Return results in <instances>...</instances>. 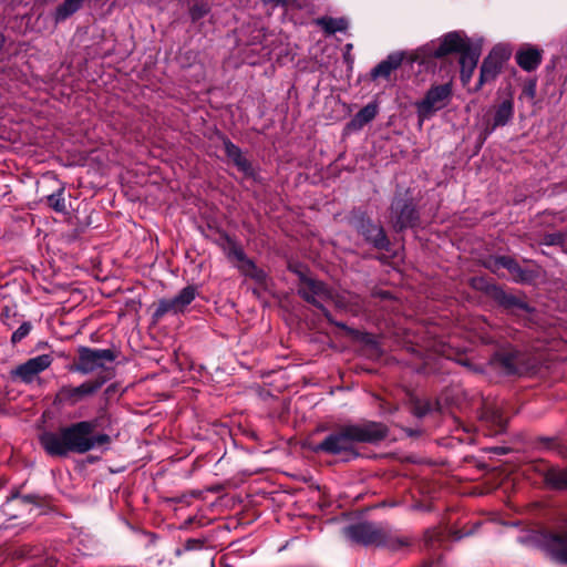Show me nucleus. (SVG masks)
I'll return each instance as SVG.
<instances>
[{
    "label": "nucleus",
    "instance_id": "obj_28",
    "mask_svg": "<svg viewBox=\"0 0 567 567\" xmlns=\"http://www.w3.org/2000/svg\"><path fill=\"white\" fill-rule=\"evenodd\" d=\"M207 13V8L205 6H195L190 10V14L193 19H199Z\"/></svg>",
    "mask_w": 567,
    "mask_h": 567
},
{
    "label": "nucleus",
    "instance_id": "obj_20",
    "mask_svg": "<svg viewBox=\"0 0 567 567\" xmlns=\"http://www.w3.org/2000/svg\"><path fill=\"white\" fill-rule=\"evenodd\" d=\"M317 23L329 33L343 31L347 28V21L344 19L321 18L317 20Z\"/></svg>",
    "mask_w": 567,
    "mask_h": 567
},
{
    "label": "nucleus",
    "instance_id": "obj_24",
    "mask_svg": "<svg viewBox=\"0 0 567 567\" xmlns=\"http://www.w3.org/2000/svg\"><path fill=\"white\" fill-rule=\"evenodd\" d=\"M48 203L55 212H64L65 203L63 198V190H59L55 194L48 196Z\"/></svg>",
    "mask_w": 567,
    "mask_h": 567
},
{
    "label": "nucleus",
    "instance_id": "obj_25",
    "mask_svg": "<svg viewBox=\"0 0 567 567\" xmlns=\"http://www.w3.org/2000/svg\"><path fill=\"white\" fill-rule=\"evenodd\" d=\"M31 330V324L28 322L22 323L13 333L11 337L12 342H19L21 341L25 336L29 334Z\"/></svg>",
    "mask_w": 567,
    "mask_h": 567
},
{
    "label": "nucleus",
    "instance_id": "obj_8",
    "mask_svg": "<svg viewBox=\"0 0 567 567\" xmlns=\"http://www.w3.org/2000/svg\"><path fill=\"white\" fill-rule=\"evenodd\" d=\"M197 290L195 287H185L175 298L162 299L155 310V317L159 318L165 313L173 312L178 313L195 299Z\"/></svg>",
    "mask_w": 567,
    "mask_h": 567
},
{
    "label": "nucleus",
    "instance_id": "obj_1",
    "mask_svg": "<svg viewBox=\"0 0 567 567\" xmlns=\"http://www.w3.org/2000/svg\"><path fill=\"white\" fill-rule=\"evenodd\" d=\"M94 429V422L82 421L63 427L56 433H43L40 442L45 452L52 456H64L70 452L85 453L110 442L106 434L93 435Z\"/></svg>",
    "mask_w": 567,
    "mask_h": 567
},
{
    "label": "nucleus",
    "instance_id": "obj_31",
    "mask_svg": "<svg viewBox=\"0 0 567 567\" xmlns=\"http://www.w3.org/2000/svg\"><path fill=\"white\" fill-rule=\"evenodd\" d=\"M495 422L497 423V425H498L499 427H503V426H504V421L502 420V417H499V416L495 417Z\"/></svg>",
    "mask_w": 567,
    "mask_h": 567
},
{
    "label": "nucleus",
    "instance_id": "obj_27",
    "mask_svg": "<svg viewBox=\"0 0 567 567\" xmlns=\"http://www.w3.org/2000/svg\"><path fill=\"white\" fill-rule=\"evenodd\" d=\"M225 152L231 161L241 154L240 150L228 141L225 142Z\"/></svg>",
    "mask_w": 567,
    "mask_h": 567
},
{
    "label": "nucleus",
    "instance_id": "obj_22",
    "mask_svg": "<svg viewBox=\"0 0 567 567\" xmlns=\"http://www.w3.org/2000/svg\"><path fill=\"white\" fill-rule=\"evenodd\" d=\"M498 265L507 269L509 274L517 280H523L522 270L519 266L509 257H502L498 259Z\"/></svg>",
    "mask_w": 567,
    "mask_h": 567
},
{
    "label": "nucleus",
    "instance_id": "obj_6",
    "mask_svg": "<svg viewBox=\"0 0 567 567\" xmlns=\"http://www.w3.org/2000/svg\"><path fill=\"white\" fill-rule=\"evenodd\" d=\"M79 361L71 370L83 374L91 373L103 368L106 362L114 360V354L109 349H90L86 347L79 348Z\"/></svg>",
    "mask_w": 567,
    "mask_h": 567
},
{
    "label": "nucleus",
    "instance_id": "obj_32",
    "mask_svg": "<svg viewBox=\"0 0 567 567\" xmlns=\"http://www.w3.org/2000/svg\"><path fill=\"white\" fill-rule=\"evenodd\" d=\"M277 2H284L285 0H276Z\"/></svg>",
    "mask_w": 567,
    "mask_h": 567
},
{
    "label": "nucleus",
    "instance_id": "obj_12",
    "mask_svg": "<svg viewBox=\"0 0 567 567\" xmlns=\"http://www.w3.org/2000/svg\"><path fill=\"white\" fill-rule=\"evenodd\" d=\"M344 534L348 538L365 545L373 544L379 539L378 530L369 523L349 526L344 529Z\"/></svg>",
    "mask_w": 567,
    "mask_h": 567
},
{
    "label": "nucleus",
    "instance_id": "obj_17",
    "mask_svg": "<svg viewBox=\"0 0 567 567\" xmlns=\"http://www.w3.org/2000/svg\"><path fill=\"white\" fill-rule=\"evenodd\" d=\"M362 234L365 239L372 243L378 248H384L388 245V239L383 229L374 224L368 223L362 225Z\"/></svg>",
    "mask_w": 567,
    "mask_h": 567
},
{
    "label": "nucleus",
    "instance_id": "obj_19",
    "mask_svg": "<svg viewBox=\"0 0 567 567\" xmlns=\"http://www.w3.org/2000/svg\"><path fill=\"white\" fill-rule=\"evenodd\" d=\"M83 0H65L55 11V21H62L79 10Z\"/></svg>",
    "mask_w": 567,
    "mask_h": 567
},
{
    "label": "nucleus",
    "instance_id": "obj_7",
    "mask_svg": "<svg viewBox=\"0 0 567 567\" xmlns=\"http://www.w3.org/2000/svg\"><path fill=\"white\" fill-rule=\"evenodd\" d=\"M104 379H97L94 381H87L79 386L64 385L58 392L60 401L65 402L70 405L76 404L85 396L94 394L104 384Z\"/></svg>",
    "mask_w": 567,
    "mask_h": 567
},
{
    "label": "nucleus",
    "instance_id": "obj_29",
    "mask_svg": "<svg viewBox=\"0 0 567 567\" xmlns=\"http://www.w3.org/2000/svg\"><path fill=\"white\" fill-rule=\"evenodd\" d=\"M547 243L550 244V245L561 244L563 243V235L561 234L550 235V236H548V241Z\"/></svg>",
    "mask_w": 567,
    "mask_h": 567
},
{
    "label": "nucleus",
    "instance_id": "obj_10",
    "mask_svg": "<svg viewBox=\"0 0 567 567\" xmlns=\"http://www.w3.org/2000/svg\"><path fill=\"white\" fill-rule=\"evenodd\" d=\"M52 363V357L49 354H41L29 359L23 364H20L12 371V375L19 378L25 383H30L34 378Z\"/></svg>",
    "mask_w": 567,
    "mask_h": 567
},
{
    "label": "nucleus",
    "instance_id": "obj_15",
    "mask_svg": "<svg viewBox=\"0 0 567 567\" xmlns=\"http://www.w3.org/2000/svg\"><path fill=\"white\" fill-rule=\"evenodd\" d=\"M231 254L240 262L239 268L245 275L256 279L257 281H262L265 279V272L257 269L254 262L247 259L240 249L234 248Z\"/></svg>",
    "mask_w": 567,
    "mask_h": 567
},
{
    "label": "nucleus",
    "instance_id": "obj_13",
    "mask_svg": "<svg viewBox=\"0 0 567 567\" xmlns=\"http://www.w3.org/2000/svg\"><path fill=\"white\" fill-rule=\"evenodd\" d=\"M516 62L525 71L535 70L542 62L540 51L535 48H525L517 52Z\"/></svg>",
    "mask_w": 567,
    "mask_h": 567
},
{
    "label": "nucleus",
    "instance_id": "obj_3",
    "mask_svg": "<svg viewBox=\"0 0 567 567\" xmlns=\"http://www.w3.org/2000/svg\"><path fill=\"white\" fill-rule=\"evenodd\" d=\"M452 52L461 53V80L466 85L473 75L481 55V45L473 44L463 33L450 32L443 37L433 55L444 56Z\"/></svg>",
    "mask_w": 567,
    "mask_h": 567
},
{
    "label": "nucleus",
    "instance_id": "obj_18",
    "mask_svg": "<svg viewBox=\"0 0 567 567\" xmlns=\"http://www.w3.org/2000/svg\"><path fill=\"white\" fill-rule=\"evenodd\" d=\"M375 115L377 106L373 104H368L355 114V116L349 123V127L352 130H360L370 121H372Z\"/></svg>",
    "mask_w": 567,
    "mask_h": 567
},
{
    "label": "nucleus",
    "instance_id": "obj_21",
    "mask_svg": "<svg viewBox=\"0 0 567 567\" xmlns=\"http://www.w3.org/2000/svg\"><path fill=\"white\" fill-rule=\"evenodd\" d=\"M414 214L415 212L411 206L404 205L401 209L400 215L398 216L396 225L400 228L412 226L414 220Z\"/></svg>",
    "mask_w": 567,
    "mask_h": 567
},
{
    "label": "nucleus",
    "instance_id": "obj_16",
    "mask_svg": "<svg viewBox=\"0 0 567 567\" xmlns=\"http://www.w3.org/2000/svg\"><path fill=\"white\" fill-rule=\"evenodd\" d=\"M402 62V54L401 53H394L388 56L386 60L379 63L373 70H372V76L373 78H388L393 70L400 66Z\"/></svg>",
    "mask_w": 567,
    "mask_h": 567
},
{
    "label": "nucleus",
    "instance_id": "obj_30",
    "mask_svg": "<svg viewBox=\"0 0 567 567\" xmlns=\"http://www.w3.org/2000/svg\"><path fill=\"white\" fill-rule=\"evenodd\" d=\"M524 93L527 94L530 99L535 96V84H530L525 87Z\"/></svg>",
    "mask_w": 567,
    "mask_h": 567
},
{
    "label": "nucleus",
    "instance_id": "obj_23",
    "mask_svg": "<svg viewBox=\"0 0 567 567\" xmlns=\"http://www.w3.org/2000/svg\"><path fill=\"white\" fill-rule=\"evenodd\" d=\"M547 480L555 487H558V488L567 487V470L566 471H553L548 474Z\"/></svg>",
    "mask_w": 567,
    "mask_h": 567
},
{
    "label": "nucleus",
    "instance_id": "obj_11",
    "mask_svg": "<svg viewBox=\"0 0 567 567\" xmlns=\"http://www.w3.org/2000/svg\"><path fill=\"white\" fill-rule=\"evenodd\" d=\"M300 295L309 302L320 306V301L331 298V292L326 286L312 278L300 275Z\"/></svg>",
    "mask_w": 567,
    "mask_h": 567
},
{
    "label": "nucleus",
    "instance_id": "obj_9",
    "mask_svg": "<svg viewBox=\"0 0 567 567\" xmlns=\"http://www.w3.org/2000/svg\"><path fill=\"white\" fill-rule=\"evenodd\" d=\"M540 544L555 558L567 563V524L558 532L542 534Z\"/></svg>",
    "mask_w": 567,
    "mask_h": 567
},
{
    "label": "nucleus",
    "instance_id": "obj_2",
    "mask_svg": "<svg viewBox=\"0 0 567 567\" xmlns=\"http://www.w3.org/2000/svg\"><path fill=\"white\" fill-rule=\"evenodd\" d=\"M385 426L381 423L365 422L362 424L349 425L339 432L327 436L315 451H323L329 454H347L357 456L355 445L358 443H374L385 436Z\"/></svg>",
    "mask_w": 567,
    "mask_h": 567
},
{
    "label": "nucleus",
    "instance_id": "obj_14",
    "mask_svg": "<svg viewBox=\"0 0 567 567\" xmlns=\"http://www.w3.org/2000/svg\"><path fill=\"white\" fill-rule=\"evenodd\" d=\"M499 69L501 63L495 59V52H493L484 60L481 66L480 81L476 90H478L483 84L494 80L498 74Z\"/></svg>",
    "mask_w": 567,
    "mask_h": 567
},
{
    "label": "nucleus",
    "instance_id": "obj_4",
    "mask_svg": "<svg viewBox=\"0 0 567 567\" xmlns=\"http://www.w3.org/2000/svg\"><path fill=\"white\" fill-rule=\"evenodd\" d=\"M452 95L450 84H442L431 87L424 99L416 103L417 114L421 120L429 118L435 112L445 107Z\"/></svg>",
    "mask_w": 567,
    "mask_h": 567
},
{
    "label": "nucleus",
    "instance_id": "obj_5",
    "mask_svg": "<svg viewBox=\"0 0 567 567\" xmlns=\"http://www.w3.org/2000/svg\"><path fill=\"white\" fill-rule=\"evenodd\" d=\"M513 117L514 99L513 95L509 93L502 101L495 103L491 107L488 116L484 117V138L491 135L497 127L507 125L513 120Z\"/></svg>",
    "mask_w": 567,
    "mask_h": 567
},
{
    "label": "nucleus",
    "instance_id": "obj_26",
    "mask_svg": "<svg viewBox=\"0 0 567 567\" xmlns=\"http://www.w3.org/2000/svg\"><path fill=\"white\" fill-rule=\"evenodd\" d=\"M234 164L238 167L239 171H241L244 174L249 175L251 174V166L247 158L240 154L238 157L233 159Z\"/></svg>",
    "mask_w": 567,
    "mask_h": 567
}]
</instances>
